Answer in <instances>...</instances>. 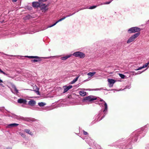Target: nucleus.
<instances>
[{"label":"nucleus","instance_id":"nucleus-13","mask_svg":"<svg viewBox=\"0 0 149 149\" xmlns=\"http://www.w3.org/2000/svg\"><path fill=\"white\" fill-rule=\"evenodd\" d=\"M18 125V124L15 123L10 124L8 125L7 126V127L8 128H11L13 127L17 126Z\"/></svg>","mask_w":149,"mask_h":149},{"label":"nucleus","instance_id":"nucleus-4","mask_svg":"<svg viewBox=\"0 0 149 149\" xmlns=\"http://www.w3.org/2000/svg\"><path fill=\"white\" fill-rule=\"evenodd\" d=\"M96 99L97 98L96 97L92 95H90L84 97V100L86 101V102H91L96 100Z\"/></svg>","mask_w":149,"mask_h":149},{"label":"nucleus","instance_id":"nucleus-39","mask_svg":"<svg viewBox=\"0 0 149 149\" xmlns=\"http://www.w3.org/2000/svg\"><path fill=\"white\" fill-rule=\"evenodd\" d=\"M98 118H99L100 116V114H99V115H98Z\"/></svg>","mask_w":149,"mask_h":149},{"label":"nucleus","instance_id":"nucleus-30","mask_svg":"<svg viewBox=\"0 0 149 149\" xmlns=\"http://www.w3.org/2000/svg\"><path fill=\"white\" fill-rule=\"evenodd\" d=\"M97 7V6H94L90 7L88 8L89 9H92L95 8Z\"/></svg>","mask_w":149,"mask_h":149},{"label":"nucleus","instance_id":"nucleus-3","mask_svg":"<svg viewBox=\"0 0 149 149\" xmlns=\"http://www.w3.org/2000/svg\"><path fill=\"white\" fill-rule=\"evenodd\" d=\"M140 30V28L137 27H134L130 28L127 31L129 33H132L139 32Z\"/></svg>","mask_w":149,"mask_h":149},{"label":"nucleus","instance_id":"nucleus-23","mask_svg":"<svg viewBox=\"0 0 149 149\" xmlns=\"http://www.w3.org/2000/svg\"><path fill=\"white\" fill-rule=\"evenodd\" d=\"M27 57L31 58H39V57L37 56H27Z\"/></svg>","mask_w":149,"mask_h":149},{"label":"nucleus","instance_id":"nucleus-33","mask_svg":"<svg viewBox=\"0 0 149 149\" xmlns=\"http://www.w3.org/2000/svg\"><path fill=\"white\" fill-rule=\"evenodd\" d=\"M84 135H86L88 134L87 132H86L85 131H84Z\"/></svg>","mask_w":149,"mask_h":149},{"label":"nucleus","instance_id":"nucleus-35","mask_svg":"<svg viewBox=\"0 0 149 149\" xmlns=\"http://www.w3.org/2000/svg\"><path fill=\"white\" fill-rule=\"evenodd\" d=\"M12 148L10 147H8L5 148L4 149H11Z\"/></svg>","mask_w":149,"mask_h":149},{"label":"nucleus","instance_id":"nucleus-42","mask_svg":"<svg viewBox=\"0 0 149 149\" xmlns=\"http://www.w3.org/2000/svg\"><path fill=\"white\" fill-rule=\"evenodd\" d=\"M9 56H13V55H9Z\"/></svg>","mask_w":149,"mask_h":149},{"label":"nucleus","instance_id":"nucleus-17","mask_svg":"<svg viewBox=\"0 0 149 149\" xmlns=\"http://www.w3.org/2000/svg\"><path fill=\"white\" fill-rule=\"evenodd\" d=\"M72 56L71 54L67 55L66 56H65L61 57V59L62 60H65L71 57Z\"/></svg>","mask_w":149,"mask_h":149},{"label":"nucleus","instance_id":"nucleus-46","mask_svg":"<svg viewBox=\"0 0 149 149\" xmlns=\"http://www.w3.org/2000/svg\"><path fill=\"white\" fill-rule=\"evenodd\" d=\"M92 149L90 148H89V149Z\"/></svg>","mask_w":149,"mask_h":149},{"label":"nucleus","instance_id":"nucleus-41","mask_svg":"<svg viewBox=\"0 0 149 149\" xmlns=\"http://www.w3.org/2000/svg\"><path fill=\"white\" fill-rule=\"evenodd\" d=\"M85 9V8H81V9H80V10H83V9Z\"/></svg>","mask_w":149,"mask_h":149},{"label":"nucleus","instance_id":"nucleus-15","mask_svg":"<svg viewBox=\"0 0 149 149\" xmlns=\"http://www.w3.org/2000/svg\"><path fill=\"white\" fill-rule=\"evenodd\" d=\"M149 64V62L146 63L145 65H143L142 67H139L137 69H135V70H141V69L143 68H146L147 67Z\"/></svg>","mask_w":149,"mask_h":149},{"label":"nucleus","instance_id":"nucleus-10","mask_svg":"<svg viewBox=\"0 0 149 149\" xmlns=\"http://www.w3.org/2000/svg\"><path fill=\"white\" fill-rule=\"evenodd\" d=\"M64 91H63L64 93H65L67 92L71 88L72 86L71 85H69L67 86H64Z\"/></svg>","mask_w":149,"mask_h":149},{"label":"nucleus","instance_id":"nucleus-9","mask_svg":"<svg viewBox=\"0 0 149 149\" xmlns=\"http://www.w3.org/2000/svg\"><path fill=\"white\" fill-rule=\"evenodd\" d=\"M132 135L134 136V137L132 139V141H136L137 140V136H138V134H136V132H135L132 134Z\"/></svg>","mask_w":149,"mask_h":149},{"label":"nucleus","instance_id":"nucleus-7","mask_svg":"<svg viewBox=\"0 0 149 149\" xmlns=\"http://www.w3.org/2000/svg\"><path fill=\"white\" fill-rule=\"evenodd\" d=\"M108 81L109 83V86L110 88L113 86V84L116 81L112 79H108Z\"/></svg>","mask_w":149,"mask_h":149},{"label":"nucleus","instance_id":"nucleus-1","mask_svg":"<svg viewBox=\"0 0 149 149\" xmlns=\"http://www.w3.org/2000/svg\"><path fill=\"white\" fill-rule=\"evenodd\" d=\"M71 55L75 57H78L81 58H83L85 56V55L84 53L79 51L76 52Z\"/></svg>","mask_w":149,"mask_h":149},{"label":"nucleus","instance_id":"nucleus-5","mask_svg":"<svg viewBox=\"0 0 149 149\" xmlns=\"http://www.w3.org/2000/svg\"><path fill=\"white\" fill-rule=\"evenodd\" d=\"M41 4V1L40 0H38V1L33 2L32 3V6L34 8H38L40 7Z\"/></svg>","mask_w":149,"mask_h":149},{"label":"nucleus","instance_id":"nucleus-19","mask_svg":"<svg viewBox=\"0 0 149 149\" xmlns=\"http://www.w3.org/2000/svg\"><path fill=\"white\" fill-rule=\"evenodd\" d=\"M88 139H86L85 140V141L88 143L89 145L91 144V142L93 141L92 139H91L90 138Z\"/></svg>","mask_w":149,"mask_h":149},{"label":"nucleus","instance_id":"nucleus-40","mask_svg":"<svg viewBox=\"0 0 149 149\" xmlns=\"http://www.w3.org/2000/svg\"><path fill=\"white\" fill-rule=\"evenodd\" d=\"M103 117H102L99 120H101Z\"/></svg>","mask_w":149,"mask_h":149},{"label":"nucleus","instance_id":"nucleus-38","mask_svg":"<svg viewBox=\"0 0 149 149\" xmlns=\"http://www.w3.org/2000/svg\"><path fill=\"white\" fill-rule=\"evenodd\" d=\"M17 0H12L13 2H15L17 1Z\"/></svg>","mask_w":149,"mask_h":149},{"label":"nucleus","instance_id":"nucleus-11","mask_svg":"<svg viewBox=\"0 0 149 149\" xmlns=\"http://www.w3.org/2000/svg\"><path fill=\"white\" fill-rule=\"evenodd\" d=\"M17 102L19 103L25 104L27 102V101L24 99H20L18 100Z\"/></svg>","mask_w":149,"mask_h":149},{"label":"nucleus","instance_id":"nucleus-22","mask_svg":"<svg viewBox=\"0 0 149 149\" xmlns=\"http://www.w3.org/2000/svg\"><path fill=\"white\" fill-rule=\"evenodd\" d=\"M79 77V76L77 77H76L75 79H74L71 82V84H73L75 83L76 81H77Z\"/></svg>","mask_w":149,"mask_h":149},{"label":"nucleus","instance_id":"nucleus-20","mask_svg":"<svg viewBox=\"0 0 149 149\" xmlns=\"http://www.w3.org/2000/svg\"><path fill=\"white\" fill-rule=\"evenodd\" d=\"M96 73L95 72H90L87 74L89 78H90L93 76Z\"/></svg>","mask_w":149,"mask_h":149},{"label":"nucleus","instance_id":"nucleus-34","mask_svg":"<svg viewBox=\"0 0 149 149\" xmlns=\"http://www.w3.org/2000/svg\"><path fill=\"white\" fill-rule=\"evenodd\" d=\"M143 72V71L141 72L139 71L138 72V73H136V74H140L141 73Z\"/></svg>","mask_w":149,"mask_h":149},{"label":"nucleus","instance_id":"nucleus-14","mask_svg":"<svg viewBox=\"0 0 149 149\" xmlns=\"http://www.w3.org/2000/svg\"><path fill=\"white\" fill-rule=\"evenodd\" d=\"M65 18H66V17H64L63 18H61V19H60L59 20H58L55 23H54L53 25H52L51 26H48V28L51 27H52L53 26L55 25L58 22H60V21H61L62 20H63V19H65Z\"/></svg>","mask_w":149,"mask_h":149},{"label":"nucleus","instance_id":"nucleus-12","mask_svg":"<svg viewBox=\"0 0 149 149\" xmlns=\"http://www.w3.org/2000/svg\"><path fill=\"white\" fill-rule=\"evenodd\" d=\"M48 6V5H46L45 4H43L42 5H40V7L41 9L42 10H47V7Z\"/></svg>","mask_w":149,"mask_h":149},{"label":"nucleus","instance_id":"nucleus-45","mask_svg":"<svg viewBox=\"0 0 149 149\" xmlns=\"http://www.w3.org/2000/svg\"><path fill=\"white\" fill-rule=\"evenodd\" d=\"M51 57H47V58H50Z\"/></svg>","mask_w":149,"mask_h":149},{"label":"nucleus","instance_id":"nucleus-27","mask_svg":"<svg viewBox=\"0 0 149 149\" xmlns=\"http://www.w3.org/2000/svg\"><path fill=\"white\" fill-rule=\"evenodd\" d=\"M36 87V89L35 90H34V91L36 93L38 94H39V91H38V88H37V87L35 86Z\"/></svg>","mask_w":149,"mask_h":149},{"label":"nucleus","instance_id":"nucleus-8","mask_svg":"<svg viewBox=\"0 0 149 149\" xmlns=\"http://www.w3.org/2000/svg\"><path fill=\"white\" fill-rule=\"evenodd\" d=\"M23 130H20L18 132L19 134L23 138H26V136Z\"/></svg>","mask_w":149,"mask_h":149},{"label":"nucleus","instance_id":"nucleus-28","mask_svg":"<svg viewBox=\"0 0 149 149\" xmlns=\"http://www.w3.org/2000/svg\"><path fill=\"white\" fill-rule=\"evenodd\" d=\"M40 61V60H39L33 59L31 60V62L33 63H34L39 61Z\"/></svg>","mask_w":149,"mask_h":149},{"label":"nucleus","instance_id":"nucleus-18","mask_svg":"<svg viewBox=\"0 0 149 149\" xmlns=\"http://www.w3.org/2000/svg\"><path fill=\"white\" fill-rule=\"evenodd\" d=\"M28 104L31 106H33L36 104V102L34 100H31L29 102Z\"/></svg>","mask_w":149,"mask_h":149},{"label":"nucleus","instance_id":"nucleus-2","mask_svg":"<svg viewBox=\"0 0 149 149\" xmlns=\"http://www.w3.org/2000/svg\"><path fill=\"white\" fill-rule=\"evenodd\" d=\"M140 34V33L138 32L132 36L127 41V43H130L133 42L136 38Z\"/></svg>","mask_w":149,"mask_h":149},{"label":"nucleus","instance_id":"nucleus-24","mask_svg":"<svg viewBox=\"0 0 149 149\" xmlns=\"http://www.w3.org/2000/svg\"><path fill=\"white\" fill-rule=\"evenodd\" d=\"M38 104L39 106L42 107L44 106L45 105H46V104L45 103L41 102L39 103H38Z\"/></svg>","mask_w":149,"mask_h":149},{"label":"nucleus","instance_id":"nucleus-21","mask_svg":"<svg viewBox=\"0 0 149 149\" xmlns=\"http://www.w3.org/2000/svg\"><path fill=\"white\" fill-rule=\"evenodd\" d=\"M79 93V94L82 96H84L86 95V92L84 91H80Z\"/></svg>","mask_w":149,"mask_h":149},{"label":"nucleus","instance_id":"nucleus-31","mask_svg":"<svg viewBox=\"0 0 149 149\" xmlns=\"http://www.w3.org/2000/svg\"><path fill=\"white\" fill-rule=\"evenodd\" d=\"M102 89L105 90L103 88H96V89H93V90L98 91V90H102Z\"/></svg>","mask_w":149,"mask_h":149},{"label":"nucleus","instance_id":"nucleus-16","mask_svg":"<svg viewBox=\"0 0 149 149\" xmlns=\"http://www.w3.org/2000/svg\"><path fill=\"white\" fill-rule=\"evenodd\" d=\"M24 131L26 133L29 134L30 135L32 136L33 135V133L31 132L30 130L28 129H25L24 130Z\"/></svg>","mask_w":149,"mask_h":149},{"label":"nucleus","instance_id":"nucleus-25","mask_svg":"<svg viewBox=\"0 0 149 149\" xmlns=\"http://www.w3.org/2000/svg\"><path fill=\"white\" fill-rule=\"evenodd\" d=\"M13 87L14 89V91H15V93L16 94L18 93V90L17 89L15 86H13Z\"/></svg>","mask_w":149,"mask_h":149},{"label":"nucleus","instance_id":"nucleus-36","mask_svg":"<svg viewBox=\"0 0 149 149\" xmlns=\"http://www.w3.org/2000/svg\"><path fill=\"white\" fill-rule=\"evenodd\" d=\"M2 82H3L2 80L0 79V85H2V84H1V83H2Z\"/></svg>","mask_w":149,"mask_h":149},{"label":"nucleus","instance_id":"nucleus-37","mask_svg":"<svg viewBox=\"0 0 149 149\" xmlns=\"http://www.w3.org/2000/svg\"><path fill=\"white\" fill-rule=\"evenodd\" d=\"M42 2V1H43V2H45V1H47V0H40Z\"/></svg>","mask_w":149,"mask_h":149},{"label":"nucleus","instance_id":"nucleus-32","mask_svg":"<svg viewBox=\"0 0 149 149\" xmlns=\"http://www.w3.org/2000/svg\"><path fill=\"white\" fill-rule=\"evenodd\" d=\"M74 14H75V13H73L72 14H70L69 15H66L65 17H68L69 16H72V15H74Z\"/></svg>","mask_w":149,"mask_h":149},{"label":"nucleus","instance_id":"nucleus-29","mask_svg":"<svg viewBox=\"0 0 149 149\" xmlns=\"http://www.w3.org/2000/svg\"><path fill=\"white\" fill-rule=\"evenodd\" d=\"M119 76L122 79L124 78L125 76V75H124V74H119Z\"/></svg>","mask_w":149,"mask_h":149},{"label":"nucleus","instance_id":"nucleus-43","mask_svg":"<svg viewBox=\"0 0 149 149\" xmlns=\"http://www.w3.org/2000/svg\"><path fill=\"white\" fill-rule=\"evenodd\" d=\"M130 88V86H129L128 88Z\"/></svg>","mask_w":149,"mask_h":149},{"label":"nucleus","instance_id":"nucleus-6","mask_svg":"<svg viewBox=\"0 0 149 149\" xmlns=\"http://www.w3.org/2000/svg\"><path fill=\"white\" fill-rule=\"evenodd\" d=\"M100 101L102 102V103L101 104L102 106V104H103L104 105V109L103 111L104 114H106L107 110V104L102 99H100Z\"/></svg>","mask_w":149,"mask_h":149},{"label":"nucleus","instance_id":"nucleus-26","mask_svg":"<svg viewBox=\"0 0 149 149\" xmlns=\"http://www.w3.org/2000/svg\"><path fill=\"white\" fill-rule=\"evenodd\" d=\"M111 2V1H109L103 3L101 4V5H104V4H110Z\"/></svg>","mask_w":149,"mask_h":149},{"label":"nucleus","instance_id":"nucleus-44","mask_svg":"<svg viewBox=\"0 0 149 149\" xmlns=\"http://www.w3.org/2000/svg\"><path fill=\"white\" fill-rule=\"evenodd\" d=\"M25 33H26L25 32H24L23 33H22V34H24Z\"/></svg>","mask_w":149,"mask_h":149}]
</instances>
